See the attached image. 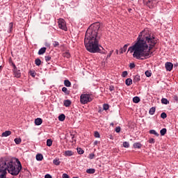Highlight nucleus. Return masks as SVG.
<instances>
[{
  "label": "nucleus",
  "instance_id": "obj_1",
  "mask_svg": "<svg viewBox=\"0 0 178 178\" xmlns=\"http://www.w3.org/2000/svg\"><path fill=\"white\" fill-rule=\"evenodd\" d=\"M137 40L138 41L135 44L129 47L128 52H130V54H133L134 52V58L141 60L151 58V55H152L151 49H152L153 47H155L156 42H158L151 30L148 28H145L140 33Z\"/></svg>",
  "mask_w": 178,
  "mask_h": 178
},
{
  "label": "nucleus",
  "instance_id": "obj_2",
  "mask_svg": "<svg viewBox=\"0 0 178 178\" xmlns=\"http://www.w3.org/2000/svg\"><path fill=\"white\" fill-rule=\"evenodd\" d=\"M101 26L97 22L90 25L87 29L85 35V47L90 54H105L104 47L99 44L101 33H99Z\"/></svg>",
  "mask_w": 178,
  "mask_h": 178
},
{
  "label": "nucleus",
  "instance_id": "obj_3",
  "mask_svg": "<svg viewBox=\"0 0 178 178\" xmlns=\"http://www.w3.org/2000/svg\"><path fill=\"white\" fill-rule=\"evenodd\" d=\"M6 170H8L10 175L12 176H17L19 173H20V170H22V163L20 161L17 160L16 163L10 161H5L3 159H0V171L1 172V176L3 175H6Z\"/></svg>",
  "mask_w": 178,
  "mask_h": 178
},
{
  "label": "nucleus",
  "instance_id": "obj_4",
  "mask_svg": "<svg viewBox=\"0 0 178 178\" xmlns=\"http://www.w3.org/2000/svg\"><path fill=\"white\" fill-rule=\"evenodd\" d=\"M92 99H94V96L91 94L85 93L80 96V102L83 105H86V104L92 102Z\"/></svg>",
  "mask_w": 178,
  "mask_h": 178
},
{
  "label": "nucleus",
  "instance_id": "obj_5",
  "mask_svg": "<svg viewBox=\"0 0 178 178\" xmlns=\"http://www.w3.org/2000/svg\"><path fill=\"white\" fill-rule=\"evenodd\" d=\"M58 27L61 30H64V31H67V26H66V22H65V19H59L58 20Z\"/></svg>",
  "mask_w": 178,
  "mask_h": 178
},
{
  "label": "nucleus",
  "instance_id": "obj_6",
  "mask_svg": "<svg viewBox=\"0 0 178 178\" xmlns=\"http://www.w3.org/2000/svg\"><path fill=\"white\" fill-rule=\"evenodd\" d=\"M165 67L167 72H172V69H173V63L170 62H167L165 64Z\"/></svg>",
  "mask_w": 178,
  "mask_h": 178
},
{
  "label": "nucleus",
  "instance_id": "obj_7",
  "mask_svg": "<svg viewBox=\"0 0 178 178\" xmlns=\"http://www.w3.org/2000/svg\"><path fill=\"white\" fill-rule=\"evenodd\" d=\"M144 5L149 7V5H155V1L154 0H143Z\"/></svg>",
  "mask_w": 178,
  "mask_h": 178
},
{
  "label": "nucleus",
  "instance_id": "obj_8",
  "mask_svg": "<svg viewBox=\"0 0 178 178\" xmlns=\"http://www.w3.org/2000/svg\"><path fill=\"white\" fill-rule=\"evenodd\" d=\"M14 74H15V77H17V79H19L22 76V73L20 72V70H15L13 71Z\"/></svg>",
  "mask_w": 178,
  "mask_h": 178
},
{
  "label": "nucleus",
  "instance_id": "obj_9",
  "mask_svg": "<svg viewBox=\"0 0 178 178\" xmlns=\"http://www.w3.org/2000/svg\"><path fill=\"white\" fill-rule=\"evenodd\" d=\"M73 155H74V152L72 150H67L64 152V156H73Z\"/></svg>",
  "mask_w": 178,
  "mask_h": 178
},
{
  "label": "nucleus",
  "instance_id": "obj_10",
  "mask_svg": "<svg viewBox=\"0 0 178 178\" xmlns=\"http://www.w3.org/2000/svg\"><path fill=\"white\" fill-rule=\"evenodd\" d=\"M47 52V47H42L38 51V55H44Z\"/></svg>",
  "mask_w": 178,
  "mask_h": 178
},
{
  "label": "nucleus",
  "instance_id": "obj_11",
  "mask_svg": "<svg viewBox=\"0 0 178 178\" xmlns=\"http://www.w3.org/2000/svg\"><path fill=\"white\" fill-rule=\"evenodd\" d=\"M42 124V119L41 118H36L35 120V124H36V126H40V124Z\"/></svg>",
  "mask_w": 178,
  "mask_h": 178
},
{
  "label": "nucleus",
  "instance_id": "obj_12",
  "mask_svg": "<svg viewBox=\"0 0 178 178\" xmlns=\"http://www.w3.org/2000/svg\"><path fill=\"white\" fill-rule=\"evenodd\" d=\"M10 134H12V131H6L2 133L1 137H8V136H10Z\"/></svg>",
  "mask_w": 178,
  "mask_h": 178
},
{
  "label": "nucleus",
  "instance_id": "obj_13",
  "mask_svg": "<svg viewBox=\"0 0 178 178\" xmlns=\"http://www.w3.org/2000/svg\"><path fill=\"white\" fill-rule=\"evenodd\" d=\"M126 86H131L133 84V80L130 78H128L125 81Z\"/></svg>",
  "mask_w": 178,
  "mask_h": 178
},
{
  "label": "nucleus",
  "instance_id": "obj_14",
  "mask_svg": "<svg viewBox=\"0 0 178 178\" xmlns=\"http://www.w3.org/2000/svg\"><path fill=\"white\" fill-rule=\"evenodd\" d=\"M86 173H88L89 175H94V173H95V169L89 168L86 170Z\"/></svg>",
  "mask_w": 178,
  "mask_h": 178
},
{
  "label": "nucleus",
  "instance_id": "obj_15",
  "mask_svg": "<svg viewBox=\"0 0 178 178\" xmlns=\"http://www.w3.org/2000/svg\"><path fill=\"white\" fill-rule=\"evenodd\" d=\"M64 86H65V87H70L72 86V83L68 79H65L64 81Z\"/></svg>",
  "mask_w": 178,
  "mask_h": 178
},
{
  "label": "nucleus",
  "instance_id": "obj_16",
  "mask_svg": "<svg viewBox=\"0 0 178 178\" xmlns=\"http://www.w3.org/2000/svg\"><path fill=\"white\" fill-rule=\"evenodd\" d=\"M70 105H72V102L69 99L64 101V106H66V108H68Z\"/></svg>",
  "mask_w": 178,
  "mask_h": 178
},
{
  "label": "nucleus",
  "instance_id": "obj_17",
  "mask_svg": "<svg viewBox=\"0 0 178 178\" xmlns=\"http://www.w3.org/2000/svg\"><path fill=\"white\" fill-rule=\"evenodd\" d=\"M149 134H154V136H156V137H159V134L157 133L156 131H155L154 129H151L149 131Z\"/></svg>",
  "mask_w": 178,
  "mask_h": 178
},
{
  "label": "nucleus",
  "instance_id": "obj_18",
  "mask_svg": "<svg viewBox=\"0 0 178 178\" xmlns=\"http://www.w3.org/2000/svg\"><path fill=\"white\" fill-rule=\"evenodd\" d=\"M127 47H129V44H124V47L120 49V54H123V52H126V51H127Z\"/></svg>",
  "mask_w": 178,
  "mask_h": 178
},
{
  "label": "nucleus",
  "instance_id": "obj_19",
  "mask_svg": "<svg viewBox=\"0 0 178 178\" xmlns=\"http://www.w3.org/2000/svg\"><path fill=\"white\" fill-rule=\"evenodd\" d=\"M65 119H66L65 114H61L58 116V120H60V122H63Z\"/></svg>",
  "mask_w": 178,
  "mask_h": 178
},
{
  "label": "nucleus",
  "instance_id": "obj_20",
  "mask_svg": "<svg viewBox=\"0 0 178 178\" xmlns=\"http://www.w3.org/2000/svg\"><path fill=\"white\" fill-rule=\"evenodd\" d=\"M62 91H63V92H65V94H66L67 95H69V94H70V91L69 90H67V88H66V87H63L62 88Z\"/></svg>",
  "mask_w": 178,
  "mask_h": 178
},
{
  "label": "nucleus",
  "instance_id": "obj_21",
  "mask_svg": "<svg viewBox=\"0 0 178 178\" xmlns=\"http://www.w3.org/2000/svg\"><path fill=\"white\" fill-rule=\"evenodd\" d=\"M36 159H37L38 161H42V159H44V156H43L42 154H38L36 155Z\"/></svg>",
  "mask_w": 178,
  "mask_h": 178
},
{
  "label": "nucleus",
  "instance_id": "obj_22",
  "mask_svg": "<svg viewBox=\"0 0 178 178\" xmlns=\"http://www.w3.org/2000/svg\"><path fill=\"white\" fill-rule=\"evenodd\" d=\"M13 30V24L11 22L8 25V33H12V31Z\"/></svg>",
  "mask_w": 178,
  "mask_h": 178
},
{
  "label": "nucleus",
  "instance_id": "obj_23",
  "mask_svg": "<svg viewBox=\"0 0 178 178\" xmlns=\"http://www.w3.org/2000/svg\"><path fill=\"white\" fill-rule=\"evenodd\" d=\"M140 75H136L134 78V83H138L140 81Z\"/></svg>",
  "mask_w": 178,
  "mask_h": 178
},
{
  "label": "nucleus",
  "instance_id": "obj_24",
  "mask_svg": "<svg viewBox=\"0 0 178 178\" xmlns=\"http://www.w3.org/2000/svg\"><path fill=\"white\" fill-rule=\"evenodd\" d=\"M133 102H134V104H138V102H140V97L136 96L133 98Z\"/></svg>",
  "mask_w": 178,
  "mask_h": 178
},
{
  "label": "nucleus",
  "instance_id": "obj_25",
  "mask_svg": "<svg viewBox=\"0 0 178 178\" xmlns=\"http://www.w3.org/2000/svg\"><path fill=\"white\" fill-rule=\"evenodd\" d=\"M133 146H134V148L140 149V148H141L142 145L140 143H134Z\"/></svg>",
  "mask_w": 178,
  "mask_h": 178
},
{
  "label": "nucleus",
  "instance_id": "obj_26",
  "mask_svg": "<svg viewBox=\"0 0 178 178\" xmlns=\"http://www.w3.org/2000/svg\"><path fill=\"white\" fill-rule=\"evenodd\" d=\"M35 65H36V66H40L41 65V60L40 58H36L35 60Z\"/></svg>",
  "mask_w": 178,
  "mask_h": 178
},
{
  "label": "nucleus",
  "instance_id": "obj_27",
  "mask_svg": "<svg viewBox=\"0 0 178 178\" xmlns=\"http://www.w3.org/2000/svg\"><path fill=\"white\" fill-rule=\"evenodd\" d=\"M53 163L54 165H56L57 166L60 165V161H59V159H55L54 161H53Z\"/></svg>",
  "mask_w": 178,
  "mask_h": 178
},
{
  "label": "nucleus",
  "instance_id": "obj_28",
  "mask_svg": "<svg viewBox=\"0 0 178 178\" xmlns=\"http://www.w3.org/2000/svg\"><path fill=\"white\" fill-rule=\"evenodd\" d=\"M155 111H156V108L155 107H152L149 111V115H154L155 113Z\"/></svg>",
  "mask_w": 178,
  "mask_h": 178
},
{
  "label": "nucleus",
  "instance_id": "obj_29",
  "mask_svg": "<svg viewBox=\"0 0 178 178\" xmlns=\"http://www.w3.org/2000/svg\"><path fill=\"white\" fill-rule=\"evenodd\" d=\"M76 149L79 155H83V154H84V150H83V149H81V147H78Z\"/></svg>",
  "mask_w": 178,
  "mask_h": 178
},
{
  "label": "nucleus",
  "instance_id": "obj_30",
  "mask_svg": "<svg viewBox=\"0 0 178 178\" xmlns=\"http://www.w3.org/2000/svg\"><path fill=\"white\" fill-rule=\"evenodd\" d=\"M14 141H15V144L19 145V144H20V143H22V138H15Z\"/></svg>",
  "mask_w": 178,
  "mask_h": 178
},
{
  "label": "nucleus",
  "instance_id": "obj_31",
  "mask_svg": "<svg viewBox=\"0 0 178 178\" xmlns=\"http://www.w3.org/2000/svg\"><path fill=\"white\" fill-rule=\"evenodd\" d=\"M169 101L166 98L161 99V104H164V105H168Z\"/></svg>",
  "mask_w": 178,
  "mask_h": 178
},
{
  "label": "nucleus",
  "instance_id": "obj_32",
  "mask_svg": "<svg viewBox=\"0 0 178 178\" xmlns=\"http://www.w3.org/2000/svg\"><path fill=\"white\" fill-rule=\"evenodd\" d=\"M166 129L165 128H163L161 131H160V134L161 136H165V134H166Z\"/></svg>",
  "mask_w": 178,
  "mask_h": 178
},
{
  "label": "nucleus",
  "instance_id": "obj_33",
  "mask_svg": "<svg viewBox=\"0 0 178 178\" xmlns=\"http://www.w3.org/2000/svg\"><path fill=\"white\" fill-rule=\"evenodd\" d=\"M145 74L146 77H151V76H152V73L151 72V71L148 70L145 72Z\"/></svg>",
  "mask_w": 178,
  "mask_h": 178
},
{
  "label": "nucleus",
  "instance_id": "obj_34",
  "mask_svg": "<svg viewBox=\"0 0 178 178\" xmlns=\"http://www.w3.org/2000/svg\"><path fill=\"white\" fill-rule=\"evenodd\" d=\"M63 56H64V58H67V59H69V58H70V52H65L63 54Z\"/></svg>",
  "mask_w": 178,
  "mask_h": 178
},
{
  "label": "nucleus",
  "instance_id": "obj_35",
  "mask_svg": "<svg viewBox=\"0 0 178 178\" xmlns=\"http://www.w3.org/2000/svg\"><path fill=\"white\" fill-rule=\"evenodd\" d=\"M47 147H51V145H52V140L47 139Z\"/></svg>",
  "mask_w": 178,
  "mask_h": 178
},
{
  "label": "nucleus",
  "instance_id": "obj_36",
  "mask_svg": "<svg viewBox=\"0 0 178 178\" xmlns=\"http://www.w3.org/2000/svg\"><path fill=\"white\" fill-rule=\"evenodd\" d=\"M122 145L124 148H129V147H130L129 142H124Z\"/></svg>",
  "mask_w": 178,
  "mask_h": 178
},
{
  "label": "nucleus",
  "instance_id": "obj_37",
  "mask_svg": "<svg viewBox=\"0 0 178 178\" xmlns=\"http://www.w3.org/2000/svg\"><path fill=\"white\" fill-rule=\"evenodd\" d=\"M94 136H95L96 138H99V137H101V135H99V131H95Z\"/></svg>",
  "mask_w": 178,
  "mask_h": 178
},
{
  "label": "nucleus",
  "instance_id": "obj_38",
  "mask_svg": "<svg viewBox=\"0 0 178 178\" xmlns=\"http://www.w3.org/2000/svg\"><path fill=\"white\" fill-rule=\"evenodd\" d=\"M161 118L162 119H166V118H168V115H166V113H162L161 114Z\"/></svg>",
  "mask_w": 178,
  "mask_h": 178
},
{
  "label": "nucleus",
  "instance_id": "obj_39",
  "mask_svg": "<svg viewBox=\"0 0 178 178\" xmlns=\"http://www.w3.org/2000/svg\"><path fill=\"white\" fill-rule=\"evenodd\" d=\"M103 109L104 111H108V109H109V105L108 104H104Z\"/></svg>",
  "mask_w": 178,
  "mask_h": 178
},
{
  "label": "nucleus",
  "instance_id": "obj_40",
  "mask_svg": "<svg viewBox=\"0 0 178 178\" xmlns=\"http://www.w3.org/2000/svg\"><path fill=\"white\" fill-rule=\"evenodd\" d=\"M44 59L46 62H49L51 60V56H45Z\"/></svg>",
  "mask_w": 178,
  "mask_h": 178
},
{
  "label": "nucleus",
  "instance_id": "obj_41",
  "mask_svg": "<svg viewBox=\"0 0 178 178\" xmlns=\"http://www.w3.org/2000/svg\"><path fill=\"white\" fill-rule=\"evenodd\" d=\"M53 47H54V48H56V47H59V42L55 41V42L53 43Z\"/></svg>",
  "mask_w": 178,
  "mask_h": 178
},
{
  "label": "nucleus",
  "instance_id": "obj_42",
  "mask_svg": "<svg viewBox=\"0 0 178 178\" xmlns=\"http://www.w3.org/2000/svg\"><path fill=\"white\" fill-rule=\"evenodd\" d=\"M130 69H134L136 67V64L134 63H131L129 64Z\"/></svg>",
  "mask_w": 178,
  "mask_h": 178
},
{
  "label": "nucleus",
  "instance_id": "obj_43",
  "mask_svg": "<svg viewBox=\"0 0 178 178\" xmlns=\"http://www.w3.org/2000/svg\"><path fill=\"white\" fill-rule=\"evenodd\" d=\"M149 144H155V139H154L152 138L149 139Z\"/></svg>",
  "mask_w": 178,
  "mask_h": 178
},
{
  "label": "nucleus",
  "instance_id": "obj_44",
  "mask_svg": "<svg viewBox=\"0 0 178 178\" xmlns=\"http://www.w3.org/2000/svg\"><path fill=\"white\" fill-rule=\"evenodd\" d=\"M128 73L127 71H124L122 74V77H126L127 76Z\"/></svg>",
  "mask_w": 178,
  "mask_h": 178
},
{
  "label": "nucleus",
  "instance_id": "obj_45",
  "mask_svg": "<svg viewBox=\"0 0 178 178\" xmlns=\"http://www.w3.org/2000/svg\"><path fill=\"white\" fill-rule=\"evenodd\" d=\"M120 130H121L120 127H117L115 128V131H116V133H120Z\"/></svg>",
  "mask_w": 178,
  "mask_h": 178
},
{
  "label": "nucleus",
  "instance_id": "obj_46",
  "mask_svg": "<svg viewBox=\"0 0 178 178\" xmlns=\"http://www.w3.org/2000/svg\"><path fill=\"white\" fill-rule=\"evenodd\" d=\"M95 156V155L92 153L89 154V159H94Z\"/></svg>",
  "mask_w": 178,
  "mask_h": 178
},
{
  "label": "nucleus",
  "instance_id": "obj_47",
  "mask_svg": "<svg viewBox=\"0 0 178 178\" xmlns=\"http://www.w3.org/2000/svg\"><path fill=\"white\" fill-rule=\"evenodd\" d=\"M112 54H113V50L110 51V53L107 55V58H111V56H112Z\"/></svg>",
  "mask_w": 178,
  "mask_h": 178
},
{
  "label": "nucleus",
  "instance_id": "obj_48",
  "mask_svg": "<svg viewBox=\"0 0 178 178\" xmlns=\"http://www.w3.org/2000/svg\"><path fill=\"white\" fill-rule=\"evenodd\" d=\"M63 178H70L69 175L66 173L63 174Z\"/></svg>",
  "mask_w": 178,
  "mask_h": 178
},
{
  "label": "nucleus",
  "instance_id": "obj_49",
  "mask_svg": "<svg viewBox=\"0 0 178 178\" xmlns=\"http://www.w3.org/2000/svg\"><path fill=\"white\" fill-rule=\"evenodd\" d=\"M108 90H109L110 91H113V90H115V87H113V86H111L109 87Z\"/></svg>",
  "mask_w": 178,
  "mask_h": 178
},
{
  "label": "nucleus",
  "instance_id": "obj_50",
  "mask_svg": "<svg viewBox=\"0 0 178 178\" xmlns=\"http://www.w3.org/2000/svg\"><path fill=\"white\" fill-rule=\"evenodd\" d=\"M44 178H52V176H51V175H49V174H47V175L44 176Z\"/></svg>",
  "mask_w": 178,
  "mask_h": 178
},
{
  "label": "nucleus",
  "instance_id": "obj_51",
  "mask_svg": "<svg viewBox=\"0 0 178 178\" xmlns=\"http://www.w3.org/2000/svg\"><path fill=\"white\" fill-rule=\"evenodd\" d=\"M13 71H15V70H17V67H16V65L13 64Z\"/></svg>",
  "mask_w": 178,
  "mask_h": 178
},
{
  "label": "nucleus",
  "instance_id": "obj_52",
  "mask_svg": "<svg viewBox=\"0 0 178 178\" xmlns=\"http://www.w3.org/2000/svg\"><path fill=\"white\" fill-rule=\"evenodd\" d=\"M174 99L175 100V101H178V97L177 96H174Z\"/></svg>",
  "mask_w": 178,
  "mask_h": 178
},
{
  "label": "nucleus",
  "instance_id": "obj_53",
  "mask_svg": "<svg viewBox=\"0 0 178 178\" xmlns=\"http://www.w3.org/2000/svg\"><path fill=\"white\" fill-rule=\"evenodd\" d=\"M97 144H98V141L95 140V141L94 142V145H97Z\"/></svg>",
  "mask_w": 178,
  "mask_h": 178
},
{
  "label": "nucleus",
  "instance_id": "obj_54",
  "mask_svg": "<svg viewBox=\"0 0 178 178\" xmlns=\"http://www.w3.org/2000/svg\"><path fill=\"white\" fill-rule=\"evenodd\" d=\"M129 12H131L132 9L131 8H129L128 9Z\"/></svg>",
  "mask_w": 178,
  "mask_h": 178
},
{
  "label": "nucleus",
  "instance_id": "obj_55",
  "mask_svg": "<svg viewBox=\"0 0 178 178\" xmlns=\"http://www.w3.org/2000/svg\"><path fill=\"white\" fill-rule=\"evenodd\" d=\"M110 124H111V126H114L113 122H111Z\"/></svg>",
  "mask_w": 178,
  "mask_h": 178
},
{
  "label": "nucleus",
  "instance_id": "obj_56",
  "mask_svg": "<svg viewBox=\"0 0 178 178\" xmlns=\"http://www.w3.org/2000/svg\"><path fill=\"white\" fill-rule=\"evenodd\" d=\"M31 76H32L33 77H34V74H31Z\"/></svg>",
  "mask_w": 178,
  "mask_h": 178
},
{
  "label": "nucleus",
  "instance_id": "obj_57",
  "mask_svg": "<svg viewBox=\"0 0 178 178\" xmlns=\"http://www.w3.org/2000/svg\"><path fill=\"white\" fill-rule=\"evenodd\" d=\"M1 69H2V66H0V70H1Z\"/></svg>",
  "mask_w": 178,
  "mask_h": 178
}]
</instances>
